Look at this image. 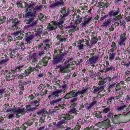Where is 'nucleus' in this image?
<instances>
[{
	"label": "nucleus",
	"mask_w": 130,
	"mask_h": 130,
	"mask_svg": "<svg viewBox=\"0 0 130 130\" xmlns=\"http://www.w3.org/2000/svg\"><path fill=\"white\" fill-rule=\"evenodd\" d=\"M55 45V47L54 52L55 53H59V54L56 56L55 58H54L53 62V63H58V62H60L61 60H62V57H61L60 54H62V55H64V54H67V52L64 53L62 52V50H63V47H62V46L58 44H56Z\"/></svg>",
	"instance_id": "obj_1"
},
{
	"label": "nucleus",
	"mask_w": 130,
	"mask_h": 130,
	"mask_svg": "<svg viewBox=\"0 0 130 130\" xmlns=\"http://www.w3.org/2000/svg\"><path fill=\"white\" fill-rule=\"evenodd\" d=\"M34 14L32 12H30V11H28L27 13L26 14V18H29L28 19H26L25 22L27 25L26 27H35L36 25H37V21H34V18L33 15Z\"/></svg>",
	"instance_id": "obj_2"
},
{
	"label": "nucleus",
	"mask_w": 130,
	"mask_h": 130,
	"mask_svg": "<svg viewBox=\"0 0 130 130\" xmlns=\"http://www.w3.org/2000/svg\"><path fill=\"white\" fill-rule=\"evenodd\" d=\"M74 117V116L72 115H66L64 114L60 115L58 116V118L60 120L59 121L58 123H57L56 125H55V127L56 128H60V127H61V125L63 124V123H66L68 120L69 119H73V118Z\"/></svg>",
	"instance_id": "obj_3"
},
{
	"label": "nucleus",
	"mask_w": 130,
	"mask_h": 130,
	"mask_svg": "<svg viewBox=\"0 0 130 130\" xmlns=\"http://www.w3.org/2000/svg\"><path fill=\"white\" fill-rule=\"evenodd\" d=\"M63 23H60L59 20L56 21H52L50 23L48 24L47 26V29L49 31H52L53 30H55L56 28L59 27V29H61V30H62L63 29V25H62Z\"/></svg>",
	"instance_id": "obj_4"
},
{
	"label": "nucleus",
	"mask_w": 130,
	"mask_h": 130,
	"mask_svg": "<svg viewBox=\"0 0 130 130\" xmlns=\"http://www.w3.org/2000/svg\"><path fill=\"white\" fill-rule=\"evenodd\" d=\"M7 112H14V114H16V117L17 118H19L20 116H22V115H24L25 113H26V111L25 110V109L22 108H19L17 109H8L7 110Z\"/></svg>",
	"instance_id": "obj_5"
},
{
	"label": "nucleus",
	"mask_w": 130,
	"mask_h": 130,
	"mask_svg": "<svg viewBox=\"0 0 130 130\" xmlns=\"http://www.w3.org/2000/svg\"><path fill=\"white\" fill-rule=\"evenodd\" d=\"M69 9H67L66 8H62L61 9V18L59 19L60 24H63V23H64V21H66V17L69 16Z\"/></svg>",
	"instance_id": "obj_6"
},
{
	"label": "nucleus",
	"mask_w": 130,
	"mask_h": 130,
	"mask_svg": "<svg viewBox=\"0 0 130 130\" xmlns=\"http://www.w3.org/2000/svg\"><path fill=\"white\" fill-rule=\"evenodd\" d=\"M118 14H119V10H111L109 12V16L110 17H115L113 20L117 22V21H119L120 19H122V16L121 15H118Z\"/></svg>",
	"instance_id": "obj_7"
},
{
	"label": "nucleus",
	"mask_w": 130,
	"mask_h": 130,
	"mask_svg": "<svg viewBox=\"0 0 130 130\" xmlns=\"http://www.w3.org/2000/svg\"><path fill=\"white\" fill-rule=\"evenodd\" d=\"M92 22V16H89L87 18L84 17L82 22L80 24L81 27L82 28H87L88 25H90V23Z\"/></svg>",
	"instance_id": "obj_8"
},
{
	"label": "nucleus",
	"mask_w": 130,
	"mask_h": 130,
	"mask_svg": "<svg viewBox=\"0 0 130 130\" xmlns=\"http://www.w3.org/2000/svg\"><path fill=\"white\" fill-rule=\"evenodd\" d=\"M90 89V87H83L81 91H78L75 92V96L77 98L79 96L80 98H83L84 97V95L86 93L88 94V90Z\"/></svg>",
	"instance_id": "obj_9"
},
{
	"label": "nucleus",
	"mask_w": 130,
	"mask_h": 130,
	"mask_svg": "<svg viewBox=\"0 0 130 130\" xmlns=\"http://www.w3.org/2000/svg\"><path fill=\"white\" fill-rule=\"evenodd\" d=\"M98 59H99V56H92L86 61V63L87 66L95 64L98 61Z\"/></svg>",
	"instance_id": "obj_10"
},
{
	"label": "nucleus",
	"mask_w": 130,
	"mask_h": 130,
	"mask_svg": "<svg viewBox=\"0 0 130 130\" xmlns=\"http://www.w3.org/2000/svg\"><path fill=\"white\" fill-rule=\"evenodd\" d=\"M34 39V34L33 32H27L25 34V41L30 44L32 42V40Z\"/></svg>",
	"instance_id": "obj_11"
},
{
	"label": "nucleus",
	"mask_w": 130,
	"mask_h": 130,
	"mask_svg": "<svg viewBox=\"0 0 130 130\" xmlns=\"http://www.w3.org/2000/svg\"><path fill=\"white\" fill-rule=\"evenodd\" d=\"M12 26L10 28V30H18L19 26L21 22L17 19H14L12 20Z\"/></svg>",
	"instance_id": "obj_12"
},
{
	"label": "nucleus",
	"mask_w": 130,
	"mask_h": 130,
	"mask_svg": "<svg viewBox=\"0 0 130 130\" xmlns=\"http://www.w3.org/2000/svg\"><path fill=\"white\" fill-rule=\"evenodd\" d=\"M126 33L124 32L121 34L120 36V42H119L118 44L120 46H125V41H126Z\"/></svg>",
	"instance_id": "obj_13"
},
{
	"label": "nucleus",
	"mask_w": 130,
	"mask_h": 130,
	"mask_svg": "<svg viewBox=\"0 0 130 130\" xmlns=\"http://www.w3.org/2000/svg\"><path fill=\"white\" fill-rule=\"evenodd\" d=\"M97 104V100H96V98H93V101L90 104H86L85 105L86 109L87 110H89V111H91L92 109H93V106H95Z\"/></svg>",
	"instance_id": "obj_14"
},
{
	"label": "nucleus",
	"mask_w": 130,
	"mask_h": 130,
	"mask_svg": "<svg viewBox=\"0 0 130 130\" xmlns=\"http://www.w3.org/2000/svg\"><path fill=\"white\" fill-rule=\"evenodd\" d=\"M105 86H93V93L95 94H99V93H104L105 92V90H104Z\"/></svg>",
	"instance_id": "obj_15"
},
{
	"label": "nucleus",
	"mask_w": 130,
	"mask_h": 130,
	"mask_svg": "<svg viewBox=\"0 0 130 130\" xmlns=\"http://www.w3.org/2000/svg\"><path fill=\"white\" fill-rule=\"evenodd\" d=\"M76 107H77V106H71V109L69 111L70 114H68L65 115H69V116L72 115V116H73L72 118H74V117H75V116H76V115L78 114V111L76 109Z\"/></svg>",
	"instance_id": "obj_16"
},
{
	"label": "nucleus",
	"mask_w": 130,
	"mask_h": 130,
	"mask_svg": "<svg viewBox=\"0 0 130 130\" xmlns=\"http://www.w3.org/2000/svg\"><path fill=\"white\" fill-rule=\"evenodd\" d=\"M30 61L32 64L38 62V55L37 53H34L30 56Z\"/></svg>",
	"instance_id": "obj_17"
},
{
	"label": "nucleus",
	"mask_w": 130,
	"mask_h": 130,
	"mask_svg": "<svg viewBox=\"0 0 130 130\" xmlns=\"http://www.w3.org/2000/svg\"><path fill=\"white\" fill-rule=\"evenodd\" d=\"M63 98H59V99L53 100L52 101L50 102V105L51 106H53L55 104H58L59 103H63Z\"/></svg>",
	"instance_id": "obj_18"
},
{
	"label": "nucleus",
	"mask_w": 130,
	"mask_h": 130,
	"mask_svg": "<svg viewBox=\"0 0 130 130\" xmlns=\"http://www.w3.org/2000/svg\"><path fill=\"white\" fill-rule=\"evenodd\" d=\"M61 6H63V0H59V1L56 2V3L51 4L50 8H56Z\"/></svg>",
	"instance_id": "obj_19"
},
{
	"label": "nucleus",
	"mask_w": 130,
	"mask_h": 130,
	"mask_svg": "<svg viewBox=\"0 0 130 130\" xmlns=\"http://www.w3.org/2000/svg\"><path fill=\"white\" fill-rule=\"evenodd\" d=\"M32 122H30V121L26 122L24 124H23L22 126H20V128H16V130H26L28 126H30V125H32Z\"/></svg>",
	"instance_id": "obj_20"
},
{
	"label": "nucleus",
	"mask_w": 130,
	"mask_h": 130,
	"mask_svg": "<svg viewBox=\"0 0 130 130\" xmlns=\"http://www.w3.org/2000/svg\"><path fill=\"white\" fill-rule=\"evenodd\" d=\"M76 92L74 90L71 91L70 92L67 93L64 96V99H70L71 98H73L76 96Z\"/></svg>",
	"instance_id": "obj_21"
},
{
	"label": "nucleus",
	"mask_w": 130,
	"mask_h": 130,
	"mask_svg": "<svg viewBox=\"0 0 130 130\" xmlns=\"http://www.w3.org/2000/svg\"><path fill=\"white\" fill-rule=\"evenodd\" d=\"M68 30L69 33H73L76 32V31H78V30H79V27L77 26V25H70V26L68 27Z\"/></svg>",
	"instance_id": "obj_22"
},
{
	"label": "nucleus",
	"mask_w": 130,
	"mask_h": 130,
	"mask_svg": "<svg viewBox=\"0 0 130 130\" xmlns=\"http://www.w3.org/2000/svg\"><path fill=\"white\" fill-rule=\"evenodd\" d=\"M25 69V65L20 66L17 68H16L14 70H12L11 71V74H16V73H20L21 71H23V70H24Z\"/></svg>",
	"instance_id": "obj_23"
},
{
	"label": "nucleus",
	"mask_w": 130,
	"mask_h": 130,
	"mask_svg": "<svg viewBox=\"0 0 130 130\" xmlns=\"http://www.w3.org/2000/svg\"><path fill=\"white\" fill-rule=\"evenodd\" d=\"M22 33L21 31H17L13 33L14 37H16V40H22Z\"/></svg>",
	"instance_id": "obj_24"
},
{
	"label": "nucleus",
	"mask_w": 130,
	"mask_h": 130,
	"mask_svg": "<svg viewBox=\"0 0 130 130\" xmlns=\"http://www.w3.org/2000/svg\"><path fill=\"white\" fill-rule=\"evenodd\" d=\"M32 71H33L32 68H28L27 70H25L24 73L21 74V76H22L23 78H25V77L29 76V74L32 73Z\"/></svg>",
	"instance_id": "obj_25"
},
{
	"label": "nucleus",
	"mask_w": 130,
	"mask_h": 130,
	"mask_svg": "<svg viewBox=\"0 0 130 130\" xmlns=\"http://www.w3.org/2000/svg\"><path fill=\"white\" fill-rule=\"evenodd\" d=\"M48 115V112L46 109H44L38 112V115H42L43 117H45V115Z\"/></svg>",
	"instance_id": "obj_26"
},
{
	"label": "nucleus",
	"mask_w": 130,
	"mask_h": 130,
	"mask_svg": "<svg viewBox=\"0 0 130 130\" xmlns=\"http://www.w3.org/2000/svg\"><path fill=\"white\" fill-rule=\"evenodd\" d=\"M110 23H111V19H106L103 23V27L107 28L110 25Z\"/></svg>",
	"instance_id": "obj_27"
},
{
	"label": "nucleus",
	"mask_w": 130,
	"mask_h": 130,
	"mask_svg": "<svg viewBox=\"0 0 130 130\" xmlns=\"http://www.w3.org/2000/svg\"><path fill=\"white\" fill-rule=\"evenodd\" d=\"M26 110H24L25 111V113L26 112H30V111H35V110H36V108H32V106L30 105H28L26 106Z\"/></svg>",
	"instance_id": "obj_28"
},
{
	"label": "nucleus",
	"mask_w": 130,
	"mask_h": 130,
	"mask_svg": "<svg viewBox=\"0 0 130 130\" xmlns=\"http://www.w3.org/2000/svg\"><path fill=\"white\" fill-rule=\"evenodd\" d=\"M71 100L70 101V103L72 104V106H76L77 105V104L75 103L77 100V99L76 97V96H73V98H71Z\"/></svg>",
	"instance_id": "obj_29"
},
{
	"label": "nucleus",
	"mask_w": 130,
	"mask_h": 130,
	"mask_svg": "<svg viewBox=\"0 0 130 130\" xmlns=\"http://www.w3.org/2000/svg\"><path fill=\"white\" fill-rule=\"evenodd\" d=\"M16 44L18 47V49H20V47H21V48H24L23 47H24V45H25V44L22 42H20L19 41H17L16 42Z\"/></svg>",
	"instance_id": "obj_30"
},
{
	"label": "nucleus",
	"mask_w": 130,
	"mask_h": 130,
	"mask_svg": "<svg viewBox=\"0 0 130 130\" xmlns=\"http://www.w3.org/2000/svg\"><path fill=\"white\" fill-rule=\"evenodd\" d=\"M69 67H70V64H65L64 66L60 67V72L66 73V69H67V68H69Z\"/></svg>",
	"instance_id": "obj_31"
},
{
	"label": "nucleus",
	"mask_w": 130,
	"mask_h": 130,
	"mask_svg": "<svg viewBox=\"0 0 130 130\" xmlns=\"http://www.w3.org/2000/svg\"><path fill=\"white\" fill-rule=\"evenodd\" d=\"M115 55H116V54L114 52L110 53L109 55V59L110 60V61L113 60L114 59V58L115 57Z\"/></svg>",
	"instance_id": "obj_32"
},
{
	"label": "nucleus",
	"mask_w": 130,
	"mask_h": 130,
	"mask_svg": "<svg viewBox=\"0 0 130 130\" xmlns=\"http://www.w3.org/2000/svg\"><path fill=\"white\" fill-rule=\"evenodd\" d=\"M6 80H7V81H11V80H13V79H15V75H12L11 76V73H9L6 75Z\"/></svg>",
	"instance_id": "obj_33"
},
{
	"label": "nucleus",
	"mask_w": 130,
	"mask_h": 130,
	"mask_svg": "<svg viewBox=\"0 0 130 130\" xmlns=\"http://www.w3.org/2000/svg\"><path fill=\"white\" fill-rule=\"evenodd\" d=\"M107 82V80H106V79L104 78L103 79H102V80H100V81H99L98 85L99 86H101V87H102V86H104L105 87L104 84Z\"/></svg>",
	"instance_id": "obj_34"
},
{
	"label": "nucleus",
	"mask_w": 130,
	"mask_h": 130,
	"mask_svg": "<svg viewBox=\"0 0 130 130\" xmlns=\"http://www.w3.org/2000/svg\"><path fill=\"white\" fill-rule=\"evenodd\" d=\"M107 68L106 69L105 71L106 72H112V70H114V68H113V66H111L110 67H108V66H109V63L107 62Z\"/></svg>",
	"instance_id": "obj_35"
},
{
	"label": "nucleus",
	"mask_w": 130,
	"mask_h": 130,
	"mask_svg": "<svg viewBox=\"0 0 130 130\" xmlns=\"http://www.w3.org/2000/svg\"><path fill=\"white\" fill-rule=\"evenodd\" d=\"M48 60H49V59H48L47 57H44L43 58L42 63L44 67H46V66H47V62H48Z\"/></svg>",
	"instance_id": "obj_36"
},
{
	"label": "nucleus",
	"mask_w": 130,
	"mask_h": 130,
	"mask_svg": "<svg viewBox=\"0 0 130 130\" xmlns=\"http://www.w3.org/2000/svg\"><path fill=\"white\" fill-rule=\"evenodd\" d=\"M42 31H43V26L42 25H40L38 27V34L40 35L42 33Z\"/></svg>",
	"instance_id": "obj_37"
},
{
	"label": "nucleus",
	"mask_w": 130,
	"mask_h": 130,
	"mask_svg": "<svg viewBox=\"0 0 130 130\" xmlns=\"http://www.w3.org/2000/svg\"><path fill=\"white\" fill-rule=\"evenodd\" d=\"M82 20H83V18L80 16H77L76 17V23L77 24H79V23H82Z\"/></svg>",
	"instance_id": "obj_38"
},
{
	"label": "nucleus",
	"mask_w": 130,
	"mask_h": 130,
	"mask_svg": "<svg viewBox=\"0 0 130 130\" xmlns=\"http://www.w3.org/2000/svg\"><path fill=\"white\" fill-rule=\"evenodd\" d=\"M56 38L59 41L61 42H66V39L64 38H61L60 36H57Z\"/></svg>",
	"instance_id": "obj_39"
},
{
	"label": "nucleus",
	"mask_w": 130,
	"mask_h": 130,
	"mask_svg": "<svg viewBox=\"0 0 130 130\" xmlns=\"http://www.w3.org/2000/svg\"><path fill=\"white\" fill-rule=\"evenodd\" d=\"M26 7H27V8H25V13H27V12H28V10H29V9H32V8H33V6L32 5V4H27V5H26Z\"/></svg>",
	"instance_id": "obj_40"
},
{
	"label": "nucleus",
	"mask_w": 130,
	"mask_h": 130,
	"mask_svg": "<svg viewBox=\"0 0 130 130\" xmlns=\"http://www.w3.org/2000/svg\"><path fill=\"white\" fill-rule=\"evenodd\" d=\"M24 82L22 80L19 81V89L20 90H24Z\"/></svg>",
	"instance_id": "obj_41"
},
{
	"label": "nucleus",
	"mask_w": 130,
	"mask_h": 130,
	"mask_svg": "<svg viewBox=\"0 0 130 130\" xmlns=\"http://www.w3.org/2000/svg\"><path fill=\"white\" fill-rule=\"evenodd\" d=\"M126 108V105H123L122 106L118 107L117 108V110L118 111H121V110H123L124 108Z\"/></svg>",
	"instance_id": "obj_42"
},
{
	"label": "nucleus",
	"mask_w": 130,
	"mask_h": 130,
	"mask_svg": "<svg viewBox=\"0 0 130 130\" xmlns=\"http://www.w3.org/2000/svg\"><path fill=\"white\" fill-rule=\"evenodd\" d=\"M121 115H125V114H119L118 115H114V118H115V119L118 120V119H119V118L120 117V116H121Z\"/></svg>",
	"instance_id": "obj_43"
},
{
	"label": "nucleus",
	"mask_w": 130,
	"mask_h": 130,
	"mask_svg": "<svg viewBox=\"0 0 130 130\" xmlns=\"http://www.w3.org/2000/svg\"><path fill=\"white\" fill-rule=\"evenodd\" d=\"M52 95H53V97L55 98H57L59 97V95H58V93L57 92V91H54L52 93Z\"/></svg>",
	"instance_id": "obj_44"
},
{
	"label": "nucleus",
	"mask_w": 130,
	"mask_h": 130,
	"mask_svg": "<svg viewBox=\"0 0 130 130\" xmlns=\"http://www.w3.org/2000/svg\"><path fill=\"white\" fill-rule=\"evenodd\" d=\"M42 7H43L42 5L37 6L35 8V10H36V11H37L38 12H39V11H41V9H42Z\"/></svg>",
	"instance_id": "obj_45"
},
{
	"label": "nucleus",
	"mask_w": 130,
	"mask_h": 130,
	"mask_svg": "<svg viewBox=\"0 0 130 130\" xmlns=\"http://www.w3.org/2000/svg\"><path fill=\"white\" fill-rule=\"evenodd\" d=\"M110 111V108H104L103 110V113H108V112H109Z\"/></svg>",
	"instance_id": "obj_46"
},
{
	"label": "nucleus",
	"mask_w": 130,
	"mask_h": 130,
	"mask_svg": "<svg viewBox=\"0 0 130 130\" xmlns=\"http://www.w3.org/2000/svg\"><path fill=\"white\" fill-rule=\"evenodd\" d=\"M52 83L53 84H54V85H56V84L59 85V83H60V80H57V79H54V80L52 81Z\"/></svg>",
	"instance_id": "obj_47"
},
{
	"label": "nucleus",
	"mask_w": 130,
	"mask_h": 130,
	"mask_svg": "<svg viewBox=\"0 0 130 130\" xmlns=\"http://www.w3.org/2000/svg\"><path fill=\"white\" fill-rule=\"evenodd\" d=\"M95 117H97V118H103V117H102V115H101V113L97 114V112H95Z\"/></svg>",
	"instance_id": "obj_48"
},
{
	"label": "nucleus",
	"mask_w": 130,
	"mask_h": 130,
	"mask_svg": "<svg viewBox=\"0 0 130 130\" xmlns=\"http://www.w3.org/2000/svg\"><path fill=\"white\" fill-rule=\"evenodd\" d=\"M62 89H63V90L66 92L67 90H68V85L67 84H62L61 86Z\"/></svg>",
	"instance_id": "obj_49"
},
{
	"label": "nucleus",
	"mask_w": 130,
	"mask_h": 130,
	"mask_svg": "<svg viewBox=\"0 0 130 130\" xmlns=\"http://www.w3.org/2000/svg\"><path fill=\"white\" fill-rule=\"evenodd\" d=\"M29 68L30 69H32V72L34 71H37V69H40V66H38V65H37L36 67H29Z\"/></svg>",
	"instance_id": "obj_50"
},
{
	"label": "nucleus",
	"mask_w": 130,
	"mask_h": 130,
	"mask_svg": "<svg viewBox=\"0 0 130 130\" xmlns=\"http://www.w3.org/2000/svg\"><path fill=\"white\" fill-rule=\"evenodd\" d=\"M107 100H108V101H109V102H107V103L108 104H110L111 103V102H112V100H114V98L112 96V97L108 99Z\"/></svg>",
	"instance_id": "obj_51"
},
{
	"label": "nucleus",
	"mask_w": 130,
	"mask_h": 130,
	"mask_svg": "<svg viewBox=\"0 0 130 130\" xmlns=\"http://www.w3.org/2000/svg\"><path fill=\"white\" fill-rule=\"evenodd\" d=\"M39 101H40V99H38L37 100L32 102V103L34 104H35V106L36 107H38V106H39V105H36V104H37V103H38V102H39Z\"/></svg>",
	"instance_id": "obj_52"
},
{
	"label": "nucleus",
	"mask_w": 130,
	"mask_h": 130,
	"mask_svg": "<svg viewBox=\"0 0 130 130\" xmlns=\"http://www.w3.org/2000/svg\"><path fill=\"white\" fill-rule=\"evenodd\" d=\"M23 83L25 85H28V86H29V85H30V84H31V80H26V81H24Z\"/></svg>",
	"instance_id": "obj_53"
},
{
	"label": "nucleus",
	"mask_w": 130,
	"mask_h": 130,
	"mask_svg": "<svg viewBox=\"0 0 130 130\" xmlns=\"http://www.w3.org/2000/svg\"><path fill=\"white\" fill-rule=\"evenodd\" d=\"M85 45H83V44H80V45H79L78 46V49L79 50H82V49H83L84 48V47H85Z\"/></svg>",
	"instance_id": "obj_54"
},
{
	"label": "nucleus",
	"mask_w": 130,
	"mask_h": 130,
	"mask_svg": "<svg viewBox=\"0 0 130 130\" xmlns=\"http://www.w3.org/2000/svg\"><path fill=\"white\" fill-rule=\"evenodd\" d=\"M7 42H8V43H10V42H12V41H13V38H12L11 36H9L7 37Z\"/></svg>",
	"instance_id": "obj_55"
},
{
	"label": "nucleus",
	"mask_w": 130,
	"mask_h": 130,
	"mask_svg": "<svg viewBox=\"0 0 130 130\" xmlns=\"http://www.w3.org/2000/svg\"><path fill=\"white\" fill-rule=\"evenodd\" d=\"M17 59L20 61V60H22L23 59V57L22 56H20V54H17Z\"/></svg>",
	"instance_id": "obj_56"
},
{
	"label": "nucleus",
	"mask_w": 130,
	"mask_h": 130,
	"mask_svg": "<svg viewBox=\"0 0 130 130\" xmlns=\"http://www.w3.org/2000/svg\"><path fill=\"white\" fill-rule=\"evenodd\" d=\"M107 117L108 118H113V113L110 112L108 115Z\"/></svg>",
	"instance_id": "obj_57"
},
{
	"label": "nucleus",
	"mask_w": 130,
	"mask_h": 130,
	"mask_svg": "<svg viewBox=\"0 0 130 130\" xmlns=\"http://www.w3.org/2000/svg\"><path fill=\"white\" fill-rule=\"evenodd\" d=\"M17 50H18V49H15V50H12V49H10L9 50V52H11L12 53V54H16V52H17Z\"/></svg>",
	"instance_id": "obj_58"
},
{
	"label": "nucleus",
	"mask_w": 130,
	"mask_h": 130,
	"mask_svg": "<svg viewBox=\"0 0 130 130\" xmlns=\"http://www.w3.org/2000/svg\"><path fill=\"white\" fill-rule=\"evenodd\" d=\"M43 18H44V15H43L42 14H39V19L41 21H42V20H43Z\"/></svg>",
	"instance_id": "obj_59"
},
{
	"label": "nucleus",
	"mask_w": 130,
	"mask_h": 130,
	"mask_svg": "<svg viewBox=\"0 0 130 130\" xmlns=\"http://www.w3.org/2000/svg\"><path fill=\"white\" fill-rule=\"evenodd\" d=\"M116 86V83L112 84L110 85L109 86V89H112V88H114Z\"/></svg>",
	"instance_id": "obj_60"
},
{
	"label": "nucleus",
	"mask_w": 130,
	"mask_h": 130,
	"mask_svg": "<svg viewBox=\"0 0 130 130\" xmlns=\"http://www.w3.org/2000/svg\"><path fill=\"white\" fill-rule=\"evenodd\" d=\"M56 91L58 94H59V93H66V91L62 89L57 90Z\"/></svg>",
	"instance_id": "obj_61"
},
{
	"label": "nucleus",
	"mask_w": 130,
	"mask_h": 130,
	"mask_svg": "<svg viewBox=\"0 0 130 130\" xmlns=\"http://www.w3.org/2000/svg\"><path fill=\"white\" fill-rule=\"evenodd\" d=\"M89 74L90 75V77L91 78V79H93V76H94V74L93 73V70L90 71Z\"/></svg>",
	"instance_id": "obj_62"
},
{
	"label": "nucleus",
	"mask_w": 130,
	"mask_h": 130,
	"mask_svg": "<svg viewBox=\"0 0 130 130\" xmlns=\"http://www.w3.org/2000/svg\"><path fill=\"white\" fill-rule=\"evenodd\" d=\"M111 47L112 48H116V44L114 42L112 43Z\"/></svg>",
	"instance_id": "obj_63"
},
{
	"label": "nucleus",
	"mask_w": 130,
	"mask_h": 130,
	"mask_svg": "<svg viewBox=\"0 0 130 130\" xmlns=\"http://www.w3.org/2000/svg\"><path fill=\"white\" fill-rule=\"evenodd\" d=\"M6 92V89L5 88H3V89H0V95L2 94H4V93H5Z\"/></svg>",
	"instance_id": "obj_64"
}]
</instances>
